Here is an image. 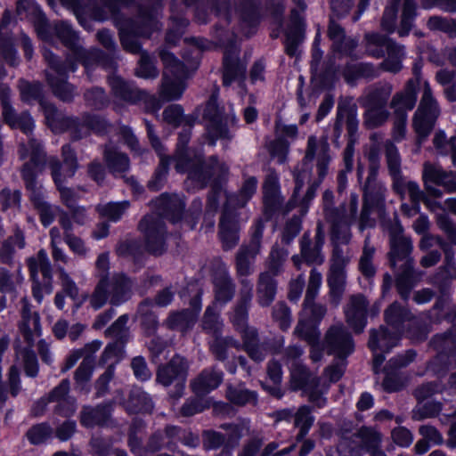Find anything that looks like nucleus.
Here are the masks:
<instances>
[{"mask_svg": "<svg viewBox=\"0 0 456 456\" xmlns=\"http://www.w3.org/2000/svg\"><path fill=\"white\" fill-rule=\"evenodd\" d=\"M156 213L146 215L138 228L143 233L146 250L159 256L166 251L167 229L164 219L173 224L181 221L185 203L175 194L162 193L153 201Z\"/></svg>", "mask_w": 456, "mask_h": 456, "instance_id": "obj_1", "label": "nucleus"}, {"mask_svg": "<svg viewBox=\"0 0 456 456\" xmlns=\"http://www.w3.org/2000/svg\"><path fill=\"white\" fill-rule=\"evenodd\" d=\"M18 154L21 160L29 157L20 168V177L23 181L28 200L34 208L47 203V191L37 177L45 168L47 155L42 142L36 138H29L28 143H20Z\"/></svg>", "mask_w": 456, "mask_h": 456, "instance_id": "obj_2", "label": "nucleus"}, {"mask_svg": "<svg viewBox=\"0 0 456 456\" xmlns=\"http://www.w3.org/2000/svg\"><path fill=\"white\" fill-rule=\"evenodd\" d=\"M194 124L183 126L178 134L176 149L171 159L175 161V168L178 173L188 174V179L195 183L200 188H204L214 176L220 166L217 156H211L205 160L201 155H190L187 145L191 140V128Z\"/></svg>", "mask_w": 456, "mask_h": 456, "instance_id": "obj_3", "label": "nucleus"}, {"mask_svg": "<svg viewBox=\"0 0 456 456\" xmlns=\"http://www.w3.org/2000/svg\"><path fill=\"white\" fill-rule=\"evenodd\" d=\"M42 54L49 69L60 75L76 72L78 63H81L89 80H92L91 71L95 67H102L106 70H116L118 66L114 53L108 54L98 48L86 49L82 45L72 53H67L64 60L46 48L43 50Z\"/></svg>", "mask_w": 456, "mask_h": 456, "instance_id": "obj_4", "label": "nucleus"}, {"mask_svg": "<svg viewBox=\"0 0 456 456\" xmlns=\"http://www.w3.org/2000/svg\"><path fill=\"white\" fill-rule=\"evenodd\" d=\"M257 179L248 177L235 193H227L219 222V239L224 250L233 248L240 240V224L238 208H244L256 193Z\"/></svg>", "mask_w": 456, "mask_h": 456, "instance_id": "obj_5", "label": "nucleus"}, {"mask_svg": "<svg viewBox=\"0 0 456 456\" xmlns=\"http://www.w3.org/2000/svg\"><path fill=\"white\" fill-rule=\"evenodd\" d=\"M211 11L222 20L216 25L224 28L229 25L233 15L238 14L241 32L246 37L253 35L260 22L261 0H241L238 4L234 0H208Z\"/></svg>", "mask_w": 456, "mask_h": 456, "instance_id": "obj_6", "label": "nucleus"}, {"mask_svg": "<svg viewBox=\"0 0 456 456\" xmlns=\"http://www.w3.org/2000/svg\"><path fill=\"white\" fill-rule=\"evenodd\" d=\"M364 47L368 56L383 59L377 66L379 71L397 74L403 69V61L406 57L405 47L389 37L377 32L366 33Z\"/></svg>", "mask_w": 456, "mask_h": 456, "instance_id": "obj_7", "label": "nucleus"}, {"mask_svg": "<svg viewBox=\"0 0 456 456\" xmlns=\"http://www.w3.org/2000/svg\"><path fill=\"white\" fill-rule=\"evenodd\" d=\"M203 118L207 122L208 144L214 147L221 140L226 149L234 137L232 129L237 127L239 121L232 108L225 111L224 108L218 106L216 98L212 95L204 109Z\"/></svg>", "mask_w": 456, "mask_h": 456, "instance_id": "obj_8", "label": "nucleus"}, {"mask_svg": "<svg viewBox=\"0 0 456 456\" xmlns=\"http://www.w3.org/2000/svg\"><path fill=\"white\" fill-rule=\"evenodd\" d=\"M132 280L123 273H115L108 279L98 281L89 304L94 310L102 308L108 301L118 306L128 301L132 296Z\"/></svg>", "mask_w": 456, "mask_h": 456, "instance_id": "obj_9", "label": "nucleus"}, {"mask_svg": "<svg viewBox=\"0 0 456 456\" xmlns=\"http://www.w3.org/2000/svg\"><path fill=\"white\" fill-rule=\"evenodd\" d=\"M440 114L438 102L433 94L429 83L425 81L419 103L412 116L411 126L416 134L417 151L420 150L422 144L433 132Z\"/></svg>", "mask_w": 456, "mask_h": 456, "instance_id": "obj_10", "label": "nucleus"}, {"mask_svg": "<svg viewBox=\"0 0 456 456\" xmlns=\"http://www.w3.org/2000/svg\"><path fill=\"white\" fill-rule=\"evenodd\" d=\"M437 354L428 362V370L438 377H444L456 365V330L454 325L443 334L435 335L429 342Z\"/></svg>", "mask_w": 456, "mask_h": 456, "instance_id": "obj_11", "label": "nucleus"}, {"mask_svg": "<svg viewBox=\"0 0 456 456\" xmlns=\"http://www.w3.org/2000/svg\"><path fill=\"white\" fill-rule=\"evenodd\" d=\"M290 387L293 391H302L314 407L321 409L327 403V398L323 395L328 388L322 390L321 378L301 362H294L291 365Z\"/></svg>", "mask_w": 456, "mask_h": 456, "instance_id": "obj_12", "label": "nucleus"}, {"mask_svg": "<svg viewBox=\"0 0 456 456\" xmlns=\"http://www.w3.org/2000/svg\"><path fill=\"white\" fill-rule=\"evenodd\" d=\"M188 360L176 354L166 364H160L156 371V382L165 387L174 385L169 395L174 399L183 396L189 374Z\"/></svg>", "mask_w": 456, "mask_h": 456, "instance_id": "obj_13", "label": "nucleus"}, {"mask_svg": "<svg viewBox=\"0 0 456 456\" xmlns=\"http://www.w3.org/2000/svg\"><path fill=\"white\" fill-rule=\"evenodd\" d=\"M27 265L32 280L33 297L41 304L44 295L53 292V269L46 251L40 249L27 260Z\"/></svg>", "mask_w": 456, "mask_h": 456, "instance_id": "obj_14", "label": "nucleus"}, {"mask_svg": "<svg viewBox=\"0 0 456 456\" xmlns=\"http://www.w3.org/2000/svg\"><path fill=\"white\" fill-rule=\"evenodd\" d=\"M368 160V175L363 186V202L378 208L383 206L387 188L378 179L380 170V152L377 145H371L366 153Z\"/></svg>", "mask_w": 456, "mask_h": 456, "instance_id": "obj_15", "label": "nucleus"}, {"mask_svg": "<svg viewBox=\"0 0 456 456\" xmlns=\"http://www.w3.org/2000/svg\"><path fill=\"white\" fill-rule=\"evenodd\" d=\"M384 226L389 234L390 250L388 253L390 266L396 268L398 264L402 262L400 266L413 265L414 261L411 256L413 246L411 238L403 235V226L397 219L384 223Z\"/></svg>", "mask_w": 456, "mask_h": 456, "instance_id": "obj_16", "label": "nucleus"}, {"mask_svg": "<svg viewBox=\"0 0 456 456\" xmlns=\"http://www.w3.org/2000/svg\"><path fill=\"white\" fill-rule=\"evenodd\" d=\"M251 230L249 241L242 244L235 256L236 273L242 279H247L246 277L252 273V265L260 253L265 230L264 221L257 219Z\"/></svg>", "mask_w": 456, "mask_h": 456, "instance_id": "obj_17", "label": "nucleus"}, {"mask_svg": "<svg viewBox=\"0 0 456 456\" xmlns=\"http://www.w3.org/2000/svg\"><path fill=\"white\" fill-rule=\"evenodd\" d=\"M358 213V196L351 193L348 209L337 214L333 219H325L330 225V241L333 249L342 248L341 245H347L352 239L351 226L356 221Z\"/></svg>", "mask_w": 456, "mask_h": 456, "instance_id": "obj_18", "label": "nucleus"}, {"mask_svg": "<svg viewBox=\"0 0 456 456\" xmlns=\"http://www.w3.org/2000/svg\"><path fill=\"white\" fill-rule=\"evenodd\" d=\"M325 243L324 226L321 221L317 222L315 234L311 238L309 232H305L300 239V255H294L291 258L294 265L300 269L302 261L308 265H322L325 260L322 248Z\"/></svg>", "mask_w": 456, "mask_h": 456, "instance_id": "obj_19", "label": "nucleus"}, {"mask_svg": "<svg viewBox=\"0 0 456 456\" xmlns=\"http://www.w3.org/2000/svg\"><path fill=\"white\" fill-rule=\"evenodd\" d=\"M349 257L344 253L343 248L332 249L330 267L327 273V285L330 301L334 305H338L346 290V271Z\"/></svg>", "mask_w": 456, "mask_h": 456, "instance_id": "obj_20", "label": "nucleus"}, {"mask_svg": "<svg viewBox=\"0 0 456 456\" xmlns=\"http://www.w3.org/2000/svg\"><path fill=\"white\" fill-rule=\"evenodd\" d=\"M316 161V173L321 179L328 175L329 165L332 160L331 150L327 135H310L307 138L303 163Z\"/></svg>", "mask_w": 456, "mask_h": 456, "instance_id": "obj_21", "label": "nucleus"}, {"mask_svg": "<svg viewBox=\"0 0 456 456\" xmlns=\"http://www.w3.org/2000/svg\"><path fill=\"white\" fill-rule=\"evenodd\" d=\"M240 283L239 297L229 314V320L234 329L243 336L248 330L256 329L248 325V310L253 297V285L248 279H241Z\"/></svg>", "mask_w": 456, "mask_h": 456, "instance_id": "obj_22", "label": "nucleus"}, {"mask_svg": "<svg viewBox=\"0 0 456 456\" xmlns=\"http://www.w3.org/2000/svg\"><path fill=\"white\" fill-rule=\"evenodd\" d=\"M323 346L330 355L346 359L354 350L352 335L342 324L332 325L325 333Z\"/></svg>", "mask_w": 456, "mask_h": 456, "instance_id": "obj_23", "label": "nucleus"}, {"mask_svg": "<svg viewBox=\"0 0 456 456\" xmlns=\"http://www.w3.org/2000/svg\"><path fill=\"white\" fill-rule=\"evenodd\" d=\"M293 175L295 181V188L291 198L285 206L284 213H289L298 206L301 208V213L304 215L308 211L309 206L313 200L315 198L316 191L324 179H321V177L318 176L315 181L309 184L304 197L300 198V191L305 184V181L310 178L311 172L306 170H295L293 172Z\"/></svg>", "mask_w": 456, "mask_h": 456, "instance_id": "obj_24", "label": "nucleus"}, {"mask_svg": "<svg viewBox=\"0 0 456 456\" xmlns=\"http://www.w3.org/2000/svg\"><path fill=\"white\" fill-rule=\"evenodd\" d=\"M422 177L426 190L435 197H440L441 191L433 185L442 186L448 192H456L455 173L447 172L441 166L424 163Z\"/></svg>", "mask_w": 456, "mask_h": 456, "instance_id": "obj_25", "label": "nucleus"}, {"mask_svg": "<svg viewBox=\"0 0 456 456\" xmlns=\"http://www.w3.org/2000/svg\"><path fill=\"white\" fill-rule=\"evenodd\" d=\"M386 167L392 180V188L397 194H403L405 177L402 170V157L395 143L387 139L382 145Z\"/></svg>", "mask_w": 456, "mask_h": 456, "instance_id": "obj_26", "label": "nucleus"}, {"mask_svg": "<svg viewBox=\"0 0 456 456\" xmlns=\"http://www.w3.org/2000/svg\"><path fill=\"white\" fill-rule=\"evenodd\" d=\"M16 12L20 20L28 19L34 24L40 39L51 38L50 23L40 6L34 0H18Z\"/></svg>", "mask_w": 456, "mask_h": 456, "instance_id": "obj_27", "label": "nucleus"}, {"mask_svg": "<svg viewBox=\"0 0 456 456\" xmlns=\"http://www.w3.org/2000/svg\"><path fill=\"white\" fill-rule=\"evenodd\" d=\"M70 381L63 379L50 391V401L54 403L53 412L54 415L69 419L77 411V399L70 395Z\"/></svg>", "mask_w": 456, "mask_h": 456, "instance_id": "obj_28", "label": "nucleus"}, {"mask_svg": "<svg viewBox=\"0 0 456 456\" xmlns=\"http://www.w3.org/2000/svg\"><path fill=\"white\" fill-rule=\"evenodd\" d=\"M279 180L277 172L270 169L263 183L264 215L267 220L271 219L282 205Z\"/></svg>", "mask_w": 456, "mask_h": 456, "instance_id": "obj_29", "label": "nucleus"}, {"mask_svg": "<svg viewBox=\"0 0 456 456\" xmlns=\"http://www.w3.org/2000/svg\"><path fill=\"white\" fill-rule=\"evenodd\" d=\"M77 126H74L71 134L73 141L81 140L90 134V132L97 135L109 134L113 126L104 118L90 113H85L80 118L77 117Z\"/></svg>", "mask_w": 456, "mask_h": 456, "instance_id": "obj_30", "label": "nucleus"}, {"mask_svg": "<svg viewBox=\"0 0 456 456\" xmlns=\"http://www.w3.org/2000/svg\"><path fill=\"white\" fill-rule=\"evenodd\" d=\"M436 245L444 253V265L439 267L437 272L431 278V283L438 288L439 291L447 294L452 279V270H455L454 250L443 238L436 239Z\"/></svg>", "mask_w": 456, "mask_h": 456, "instance_id": "obj_31", "label": "nucleus"}, {"mask_svg": "<svg viewBox=\"0 0 456 456\" xmlns=\"http://www.w3.org/2000/svg\"><path fill=\"white\" fill-rule=\"evenodd\" d=\"M115 403L108 401L96 406L84 405L80 411V424L85 428L108 427L112 424L111 413Z\"/></svg>", "mask_w": 456, "mask_h": 456, "instance_id": "obj_32", "label": "nucleus"}, {"mask_svg": "<svg viewBox=\"0 0 456 456\" xmlns=\"http://www.w3.org/2000/svg\"><path fill=\"white\" fill-rule=\"evenodd\" d=\"M247 66L239 57L236 49H226L223 57V86L237 82L241 86L246 79Z\"/></svg>", "mask_w": 456, "mask_h": 456, "instance_id": "obj_33", "label": "nucleus"}, {"mask_svg": "<svg viewBox=\"0 0 456 456\" xmlns=\"http://www.w3.org/2000/svg\"><path fill=\"white\" fill-rule=\"evenodd\" d=\"M368 301L362 294L350 297L344 313L348 326L357 334L362 333L367 324Z\"/></svg>", "mask_w": 456, "mask_h": 456, "instance_id": "obj_34", "label": "nucleus"}, {"mask_svg": "<svg viewBox=\"0 0 456 456\" xmlns=\"http://www.w3.org/2000/svg\"><path fill=\"white\" fill-rule=\"evenodd\" d=\"M198 0H172L171 2V20L172 28L167 32L166 42L168 45H175L182 37L189 20L182 13L183 8L194 5Z\"/></svg>", "mask_w": 456, "mask_h": 456, "instance_id": "obj_35", "label": "nucleus"}, {"mask_svg": "<svg viewBox=\"0 0 456 456\" xmlns=\"http://www.w3.org/2000/svg\"><path fill=\"white\" fill-rule=\"evenodd\" d=\"M21 305L20 330L25 341L29 346H32L36 338L41 336L40 316L37 312L32 311L31 305L27 297L21 299Z\"/></svg>", "mask_w": 456, "mask_h": 456, "instance_id": "obj_36", "label": "nucleus"}, {"mask_svg": "<svg viewBox=\"0 0 456 456\" xmlns=\"http://www.w3.org/2000/svg\"><path fill=\"white\" fill-rule=\"evenodd\" d=\"M328 37L332 42L331 49L341 55L354 57L358 40L346 36L345 29L332 18L328 26Z\"/></svg>", "mask_w": 456, "mask_h": 456, "instance_id": "obj_37", "label": "nucleus"}, {"mask_svg": "<svg viewBox=\"0 0 456 456\" xmlns=\"http://www.w3.org/2000/svg\"><path fill=\"white\" fill-rule=\"evenodd\" d=\"M305 21L304 18L297 9L290 12L289 24L285 32V52L290 56H296L298 52V46L304 40Z\"/></svg>", "mask_w": 456, "mask_h": 456, "instance_id": "obj_38", "label": "nucleus"}, {"mask_svg": "<svg viewBox=\"0 0 456 456\" xmlns=\"http://www.w3.org/2000/svg\"><path fill=\"white\" fill-rule=\"evenodd\" d=\"M419 89L413 87L412 81H407L403 88L396 92L391 98L389 108L393 116H406L417 103Z\"/></svg>", "mask_w": 456, "mask_h": 456, "instance_id": "obj_39", "label": "nucleus"}, {"mask_svg": "<svg viewBox=\"0 0 456 456\" xmlns=\"http://www.w3.org/2000/svg\"><path fill=\"white\" fill-rule=\"evenodd\" d=\"M213 284L216 302L225 305L233 298L236 285L224 264H220L216 271Z\"/></svg>", "mask_w": 456, "mask_h": 456, "instance_id": "obj_40", "label": "nucleus"}, {"mask_svg": "<svg viewBox=\"0 0 456 456\" xmlns=\"http://www.w3.org/2000/svg\"><path fill=\"white\" fill-rule=\"evenodd\" d=\"M108 84L113 96L126 102L136 104L143 96V90L139 89L134 82L126 81L115 74L108 77Z\"/></svg>", "mask_w": 456, "mask_h": 456, "instance_id": "obj_41", "label": "nucleus"}, {"mask_svg": "<svg viewBox=\"0 0 456 456\" xmlns=\"http://www.w3.org/2000/svg\"><path fill=\"white\" fill-rule=\"evenodd\" d=\"M102 148L103 160L109 171L116 177H123L130 169L128 155L111 146L110 143H105Z\"/></svg>", "mask_w": 456, "mask_h": 456, "instance_id": "obj_42", "label": "nucleus"}, {"mask_svg": "<svg viewBox=\"0 0 456 456\" xmlns=\"http://www.w3.org/2000/svg\"><path fill=\"white\" fill-rule=\"evenodd\" d=\"M344 120H346L348 135L352 139L355 135L359 125L356 109L351 106L349 102H339L338 103L336 120L334 123V132L338 137L342 133Z\"/></svg>", "mask_w": 456, "mask_h": 456, "instance_id": "obj_43", "label": "nucleus"}, {"mask_svg": "<svg viewBox=\"0 0 456 456\" xmlns=\"http://www.w3.org/2000/svg\"><path fill=\"white\" fill-rule=\"evenodd\" d=\"M401 335L396 330H389L387 328L380 326L379 330L370 331L368 346L372 352L389 353L393 347L397 346Z\"/></svg>", "mask_w": 456, "mask_h": 456, "instance_id": "obj_44", "label": "nucleus"}, {"mask_svg": "<svg viewBox=\"0 0 456 456\" xmlns=\"http://www.w3.org/2000/svg\"><path fill=\"white\" fill-rule=\"evenodd\" d=\"M224 379V373L216 366L205 368L191 384L197 395H206L217 388Z\"/></svg>", "mask_w": 456, "mask_h": 456, "instance_id": "obj_45", "label": "nucleus"}, {"mask_svg": "<svg viewBox=\"0 0 456 456\" xmlns=\"http://www.w3.org/2000/svg\"><path fill=\"white\" fill-rule=\"evenodd\" d=\"M45 70V79L53 95L63 102H73L77 95V87L68 81V74L60 75Z\"/></svg>", "mask_w": 456, "mask_h": 456, "instance_id": "obj_46", "label": "nucleus"}, {"mask_svg": "<svg viewBox=\"0 0 456 456\" xmlns=\"http://www.w3.org/2000/svg\"><path fill=\"white\" fill-rule=\"evenodd\" d=\"M51 38L44 40L52 43L54 37H57L61 44L72 53L81 44L78 33L73 28L68 21H58L51 25Z\"/></svg>", "mask_w": 456, "mask_h": 456, "instance_id": "obj_47", "label": "nucleus"}, {"mask_svg": "<svg viewBox=\"0 0 456 456\" xmlns=\"http://www.w3.org/2000/svg\"><path fill=\"white\" fill-rule=\"evenodd\" d=\"M40 107L50 127L69 131L72 134L74 126H77V117H65L54 104L46 100L41 101Z\"/></svg>", "mask_w": 456, "mask_h": 456, "instance_id": "obj_48", "label": "nucleus"}, {"mask_svg": "<svg viewBox=\"0 0 456 456\" xmlns=\"http://www.w3.org/2000/svg\"><path fill=\"white\" fill-rule=\"evenodd\" d=\"M61 156L62 161L57 157H50L48 159V166L51 170V176L53 177V165L54 161L60 164V173L63 178H72L79 168V163L77 152L69 143L61 146Z\"/></svg>", "mask_w": 456, "mask_h": 456, "instance_id": "obj_49", "label": "nucleus"}, {"mask_svg": "<svg viewBox=\"0 0 456 456\" xmlns=\"http://www.w3.org/2000/svg\"><path fill=\"white\" fill-rule=\"evenodd\" d=\"M342 76L349 85H354L360 78L374 79L380 76V71L371 62L346 63L342 69Z\"/></svg>", "mask_w": 456, "mask_h": 456, "instance_id": "obj_50", "label": "nucleus"}, {"mask_svg": "<svg viewBox=\"0 0 456 456\" xmlns=\"http://www.w3.org/2000/svg\"><path fill=\"white\" fill-rule=\"evenodd\" d=\"M393 92L389 82H378L370 86L364 92L363 101L366 107L385 108Z\"/></svg>", "mask_w": 456, "mask_h": 456, "instance_id": "obj_51", "label": "nucleus"}, {"mask_svg": "<svg viewBox=\"0 0 456 456\" xmlns=\"http://www.w3.org/2000/svg\"><path fill=\"white\" fill-rule=\"evenodd\" d=\"M220 428L229 431V435L227 442L220 448L216 456H233V451L243 437L244 430H248V419H243L239 423H224Z\"/></svg>", "mask_w": 456, "mask_h": 456, "instance_id": "obj_52", "label": "nucleus"}, {"mask_svg": "<svg viewBox=\"0 0 456 456\" xmlns=\"http://www.w3.org/2000/svg\"><path fill=\"white\" fill-rule=\"evenodd\" d=\"M270 273H260L256 281V302L262 307L269 306L275 299L277 281Z\"/></svg>", "mask_w": 456, "mask_h": 456, "instance_id": "obj_53", "label": "nucleus"}, {"mask_svg": "<svg viewBox=\"0 0 456 456\" xmlns=\"http://www.w3.org/2000/svg\"><path fill=\"white\" fill-rule=\"evenodd\" d=\"M197 314L191 309L170 312L164 322V325L171 330L186 333L191 330L196 322Z\"/></svg>", "mask_w": 456, "mask_h": 456, "instance_id": "obj_54", "label": "nucleus"}, {"mask_svg": "<svg viewBox=\"0 0 456 456\" xmlns=\"http://www.w3.org/2000/svg\"><path fill=\"white\" fill-rule=\"evenodd\" d=\"M12 20V12L9 10H5L0 21V55L10 62L14 60L16 55L12 35L7 30Z\"/></svg>", "mask_w": 456, "mask_h": 456, "instance_id": "obj_55", "label": "nucleus"}, {"mask_svg": "<svg viewBox=\"0 0 456 456\" xmlns=\"http://www.w3.org/2000/svg\"><path fill=\"white\" fill-rule=\"evenodd\" d=\"M242 345L240 346L247 353L248 357L256 362H262L267 356L265 346L263 341L259 340L257 330H249L241 336Z\"/></svg>", "mask_w": 456, "mask_h": 456, "instance_id": "obj_56", "label": "nucleus"}, {"mask_svg": "<svg viewBox=\"0 0 456 456\" xmlns=\"http://www.w3.org/2000/svg\"><path fill=\"white\" fill-rule=\"evenodd\" d=\"M385 321L392 330L403 334L405 330L404 323L411 321V314L397 302L391 304L384 313Z\"/></svg>", "mask_w": 456, "mask_h": 456, "instance_id": "obj_57", "label": "nucleus"}, {"mask_svg": "<svg viewBox=\"0 0 456 456\" xmlns=\"http://www.w3.org/2000/svg\"><path fill=\"white\" fill-rule=\"evenodd\" d=\"M248 438L244 440L237 456H260L261 449L265 443V436L262 430L250 428V420L248 419V430H244V435Z\"/></svg>", "mask_w": 456, "mask_h": 456, "instance_id": "obj_58", "label": "nucleus"}, {"mask_svg": "<svg viewBox=\"0 0 456 456\" xmlns=\"http://www.w3.org/2000/svg\"><path fill=\"white\" fill-rule=\"evenodd\" d=\"M60 167L61 166L57 161L53 162L52 179L57 191L60 193V198L62 204H64L68 208H70L77 205L76 202L78 196L74 189L65 185L69 178H63L60 173Z\"/></svg>", "mask_w": 456, "mask_h": 456, "instance_id": "obj_59", "label": "nucleus"}, {"mask_svg": "<svg viewBox=\"0 0 456 456\" xmlns=\"http://www.w3.org/2000/svg\"><path fill=\"white\" fill-rule=\"evenodd\" d=\"M159 57L165 67L163 73H167L172 79L185 81L188 78L189 71L187 67L173 53L162 50L159 53Z\"/></svg>", "mask_w": 456, "mask_h": 456, "instance_id": "obj_60", "label": "nucleus"}, {"mask_svg": "<svg viewBox=\"0 0 456 456\" xmlns=\"http://www.w3.org/2000/svg\"><path fill=\"white\" fill-rule=\"evenodd\" d=\"M126 408L130 413H151L154 408V403L148 393L135 387L130 392Z\"/></svg>", "mask_w": 456, "mask_h": 456, "instance_id": "obj_61", "label": "nucleus"}, {"mask_svg": "<svg viewBox=\"0 0 456 456\" xmlns=\"http://www.w3.org/2000/svg\"><path fill=\"white\" fill-rule=\"evenodd\" d=\"M315 417L313 414V407L307 404L300 405L296 410L293 426L297 428V439L301 440L307 436L313 428Z\"/></svg>", "mask_w": 456, "mask_h": 456, "instance_id": "obj_62", "label": "nucleus"}, {"mask_svg": "<svg viewBox=\"0 0 456 456\" xmlns=\"http://www.w3.org/2000/svg\"><path fill=\"white\" fill-rule=\"evenodd\" d=\"M231 347L240 348V343L232 336L219 335L208 342L209 352L216 361L223 362L228 359V349Z\"/></svg>", "mask_w": 456, "mask_h": 456, "instance_id": "obj_63", "label": "nucleus"}, {"mask_svg": "<svg viewBox=\"0 0 456 456\" xmlns=\"http://www.w3.org/2000/svg\"><path fill=\"white\" fill-rule=\"evenodd\" d=\"M226 397L237 406H245L250 404L256 406L258 402V395L256 391L249 390L244 385L228 386L226 389Z\"/></svg>", "mask_w": 456, "mask_h": 456, "instance_id": "obj_64", "label": "nucleus"}]
</instances>
